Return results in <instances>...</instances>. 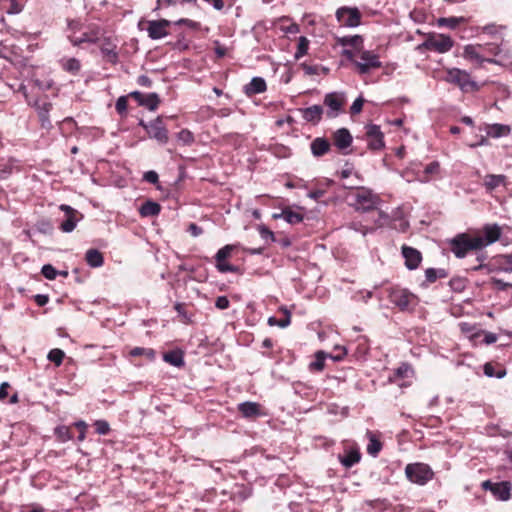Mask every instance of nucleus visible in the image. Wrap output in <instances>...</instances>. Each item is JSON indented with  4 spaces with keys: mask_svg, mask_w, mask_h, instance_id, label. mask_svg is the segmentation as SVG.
<instances>
[{
    "mask_svg": "<svg viewBox=\"0 0 512 512\" xmlns=\"http://www.w3.org/2000/svg\"><path fill=\"white\" fill-rule=\"evenodd\" d=\"M388 300L401 312H413L419 303V298L406 288L390 286L386 289Z\"/></svg>",
    "mask_w": 512,
    "mask_h": 512,
    "instance_id": "obj_1",
    "label": "nucleus"
},
{
    "mask_svg": "<svg viewBox=\"0 0 512 512\" xmlns=\"http://www.w3.org/2000/svg\"><path fill=\"white\" fill-rule=\"evenodd\" d=\"M405 476L411 483L424 486L434 478L435 473L428 464L415 462L406 465Z\"/></svg>",
    "mask_w": 512,
    "mask_h": 512,
    "instance_id": "obj_2",
    "label": "nucleus"
},
{
    "mask_svg": "<svg viewBox=\"0 0 512 512\" xmlns=\"http://www.w3.org/2000/svg\"><path fill=\"white\" fill-rule=\"evenodd\" d=\"M450 250L457 258L465 257L470 251L482 248L479 238L470 237L468 234H459L450 241Z\"/></svg>",
    "mask_w": 512,
    "mask_h": 512,
    "instance_id": "obj_3",
    "label": "nucleus"
},
{
    "mask_svg": "<svg viewBox=\"0 0 512 512\" xmlns=\"http://www.w3.org/2000/svg\"><path fill=\"white\" fill-rule=\"evenodd\" d=\"M445 81L457 85L463 92H474L479 90L478 84L471 80L470 74L459 68L446 70Z\"/></svg>",
    "mask_w": 512,
    "mask_h": 512,
    "instance_id": "obj_4",
    "label": "nucleus"
},
{
    "mask_svg": "<svg viewBox=\"0 0 512 512\" xmlns=\"http://www.w3.org/2000/svg\"><path fill=\"white\" fill-rule=\"evenodd\" d=\"M453 46L454 40L450 36L445 34H429L425 41L418 46V49L443 54L449 52Z\"/></svg>",
    "mask_w": 512,
    "mask_h": 512,
    "instance_id": "obj_5",
    "label": "nucleus"
},
{
    "mask_svg": "<svg viewBox=\"0 0 512 512\" xmlns=\"http://www.w3.org/2000/svg\"><path fill=\"white\" fill-rule=\"evenodd\" d=\"M350 197L353 200L351 205L363 212L374 210L378 204V197L363 187L358 188Z\"/></svg>",
    "mask_w": 512,
    "mask_h": 512,
    "instance_id": "obj_6",
    "label": "nucleus"
},
{
    "mask_svg": "<svg viewBox=\"0 0 512 512\" xmlns=\"http://www.w3.org/2000/svg\"><path fill=\"white\" fill-rule=\"evenodd\" d=\"M358 57L360 61H354V66L361 75L368 74L371 70L382 67L379 55L374 51L360 49Z\"/></svg>",
    "mask_w": 512,
    "mask_h": 512,
    "instance_id": "obj_7",
    "label": "nucleus"
},
{
    "mask_svg": "<svg viewBox=\"0 0 512 512\" xmlns=\"http://www.w3.org/2000/svg\"><path fill=\"white\" fill-rule=\"evenodd\" d=\"M237 245L227 244L220 248L215 255V266L220 273H241L240 268L236 265L230 264L228 259L231 257L233 251H235Z\"/></svg>",
    "mask_w": 512,
    "mask_h": 512,
    "instance_id": "obj_8",
    "label": "nucleus"
},
{
    "mask_svg": "<svg viewBox=\"0 0 512 512\" xmlns=\"http://www.w3.org/2000/svg\"><path fill=\"white\" fill-rule=\"evenodd\" d=\"M139 125L145 129L150 138L157 140L158 143L166 144L168 142V130L161 116H158L149 123L140 120Z\"/></svg>",
    "mask_w": 512,
    "mask_h": 512,
    "instance_id": "obj_9",
    "label": "nucleus"
},
{
    "mask_svg": "<svg viewBox=\"0 0 512 512\" xmlns=\"http://www.w3.org/2000/svg\"><path fill=\"white\" fill-rule=\"evenodd\" d=\"M414 376L415 371L412 365L407 362H403L388 376V381L404 388L411 385Z\"/></svg>",
    "mask_w": 512,
    "mask_h": 512,
    "instance_id": "obj_10",
    "label": "nucleus"
},
{
    "mask_svg": "<svg viewBox=\"0 0 512 512\" xmlns=\"http://www.w3.org/2000/svg\"><path fill=\"white\" fill-rule=\"evenodd\" d=\"M335 16L338 23L344 27H357L361 24L362 13L357 7H339Z\"/></svg>",
    "mask_w": 512,
    "mask_h": 512,
    "instance_id": "obj_11",
    "label": "nucleus"
},
{
    "mask_svg": "<svg viewBox=\"0 0 512 512\" xmlns=\"http://www.w3.org/2000/svg\"><path fill=\"white\" fill-rule=\"evenodd\" d=\"M102 30L97 24H89L81 35H69L68 39L73 46H81L84 43L95 44L100 41Z\"/></svg>",
    "mask_w": 512,
    "mask_h": 512,
    "instance_id": "obj_12",
    "label": "nucleus"
},
{
    "mask_svg": "<svg viewBox=\"0 0 512 512\" xmlns=\"http://www.w3.org/2000/svg\"><path fill=\"white\" fill-rule=\"evenodd\" d=\"M365 137L368 148L372 151H380L385 147L384 134L380 126L376 124H368L365 127Z\"/></svg>",
    "mask_w": 512,
    "mask_h": 512,
    "instance_id": "obj_13",
    "label": "nucleus"
},
{
    "mask_svg": "<svg viewBox=\"0 0 512 512\" xmlns=\"http://www.w3.org/2000/svg\"><path fill=\"white\" fill-rule=\"evenodd\" d=\"M481 487L485 491H490L498 500L507 501L511 497V484L507 481L494 483L490 480H485L482 482Z\"/></svg>",
    "mask_w": 512,
    "mask_h": 512,
    "instance_id": "obj_14",
    "label": "nucleus"
},
{
    "mask_svg": "<svg viewBox=\"0 0 512 512\" xmlns=\"http://www.w3.org/2000/svg\"><path fill=\"white\" fill-rule=\"evenodd\" d=\"M324 105L329 108L326 115L328 118H335L345 104V95L339 92H331L325 95Z\"/></svg>",
    "mask_w": 512,
    "mask_h": 512,
    "instance_id": "obj_15",
    "label": "nucleus"
},
{
    "mask_svg": "<svg viewBox=\"0 0 512 512\" xmlns=\"http://www.w3.org/2000/svg\"><path fill=\"white\" fill-rule=\"evenodd\" d=\"M147 27L145 30L148 33V36L153 39H161L169 34V27L171 25V22L166 19H160V20H150L146 21Z\"/></svg>",
    "mask_w": 512,
    "mask_h": 512,
    "instance_id": "obj_16",
    "label": "nucleus"
},
{
    "mask_svg": "<svg viewBox=\"0 0 512 512\" xmlns=\"http://www.w3.org/2000/svg\"><path fill=\"white\" fill-rule=\"evenodd\" d=\"M100 41V51L103 59L112 65H116L119 60L117 43L112 37H104L101 38Z\"/></svg>",
    "mask_w": 512,
    "mask_h": 512,
    "instance_id": "obj_17",
    "label": "nucleus"
},
{
    "mask_svg": "<svg viewBox=\"0 0 512 512\" xmlns=\"http://www.w3.org/2000/svg\"><path fill=\"white\" fill-rule=\"evenodd\" d=\"M60 209L65 213V219L60 224V230L69 233L72 232L77 222L82 218V215L69 205H61Z\"/></svg>",
    "mask_w": 512,
    "mask_h": 512,
    "instance_id": "obj_18",
    "label": "nucleus"
},
{
    "mask_svg": "<svg viewBox=\"0 0 512 512\" xmlns=\"http://www.w3.org/2000/svg\"><path fill=\"white\" fill-rule=\"evenodd\" d=\"M401 252L405 259V266L409 270H415L419 267L422 261V254L419 250L404 244L401 247Z\"/></svg>",
    "mask_w": 512,
    "mask_h": 512,
    "instance_id": "obj_19",
    "label": "nucleus"
},
{
    "mask_svg": "<svg viewBox=\"0 0 512 512\" xmlns=\"http://www.w3.org/2000/svg\"><path fill=\"white\" fill-rule=\"evenodd\" d=\"M483 236H476L482 242V248L498 241L501 237L502 231L497 224H486L482 228Z\"/></svg>",
    "mask_w": 512,
    "mask_h": 512,
    "instance_id": "obj_20",
    "label": "nucleus"
},
{
    "mask_svg": "<svg viewBox=\"0 0 512 512\" xmlns=\"http://www.w3.org/2000/svg\"><path fill=\"white\" fill-rule=\"evenodd\" d=\"M331 138L334 146L340 151L348 149L353 141L351 133L346 128H340L336 130L332 133Z\"/></svg>",
    "mask_w": 512,
    "mask_h": 512,
    "instance_id": "obj_21",
    "label": "nucleus"
},
{
    "mask_svg": "<svg viewBox=\"0 0 512 512\" xmlns=\"http://www.w3.org/2000/svg\"><path fill=\"white\" fill-rule=\"evenodd\" d=\"M338 460L345 468L348 469L360 462L361 453L357 447H351L349 449H345L343 454H339Z\"/></svg>",
    "mask_w": 512,
    "mask_h": 512,
    "instance_id": "obj_22",
    "label": "nucleus"
},
{
    "mask_svg": "<svg viewBox=\"0 0 512 512\" xmlns=\"http://www.w3.org/2000/svg\"><path fill=\"white\" fill-rule=\"evenodd\" d=\"M482 45H466L463 56L468 60H474L482 65L484 62L494 63L493 59L487 58L482 54Z\"/></svg>",
    "mask_w": 512,
    "mask_h": 512,
    "instance_id": "obj_23",
    "label": "nucleus"
},
{
    "mask_svg": "<svg viewBox=\"0 0 512 512\" xmlns=\"http://www.w3.org/2000/svg\"><path fill=\"white\" fill-rule=\"evenodd\" d=\"M35 107L38 112L39 119L41 121V126L44 128H48L51 126L49 113L52 110V103L46 100H37L35 102Z\"/></svg>",
    "mask_w": 512,
    "mask_h": 512,
    "instance_id": "obj_24",
    "label": "nucleus"
},
{
    "mask_svg": "<svg viewBox=\"0 0 512 512\" xmlns=\"http://www.w3.org/2000/svg\"><path fill=\"white\" fill-rule=\"evenodd\" d=\"M311 153L319 158L326 155L331 150V143L324 137H316L310 144Z\"/></svg>",
    "mask_w": 512,
    "mask_h": 512,
    "instance_id": "obj_25",
    "label": "nucleus"
},
{
    "mask_svg": "<svg viewBox=\"0 0 512 512\" xmlns=\"http://www.w3.org/2000/svg\"><path fill=\"white\" fill-rule=\"evenodd\" d=\"M238 411L244 418L255 419L261 415V405L256 402H243L238 404Z\"/></svg>",
    "mask_w": 512,
    "mask_h": 512,
    "instance_id": "obj_26",
    "label": "nucleus"
},
{
    "mask_svg": "<svg viewBox=\"0 0 512 512\" xmlns=\"http://www.w3.org/2000/svg\"><path fill=\"white\" fill-rule=\"evenodd\" d=\"M267 90L266 82L261 77H254L252 80L244 86V93L248 97H252L256 94L263 93Z\"/></svg>",
    "mask_w": 512,
    "mask_h": 512,
    "instance_id": "obj_27",
    "label": "nucleus"
},
{
    "mask_svg": "<svg viewBox=\"0 0 512 512\" xmlns=\"http://www.w3.org/2000/svg\"><path fill=\"white\" fill-rule=\"evenodd\" d=\"M302 117L305 121L313 124H317L321 121L324 113L323 107L320 105H313L304 109H301Z\"/></svg>",
    "mask_w": 512,
    "mask_h": 512,
    "instance_id": "obj_28",
    "label": "nucleus"
},
{
    "mask_svg": "<svg viewBox=\"0 0 512 512\" xmlns=\"http://www.w3.org/2000/svg\"><path fill=\"white\" fill-rule=\"evenodd\" d=\"M59 63H60L61 68L65 72H67L73 76L78 75L82 68V64H81L80 60H78L77 58H74V57L62 58L59 61Z\"/></svg>",
    "mask_w": 512,
    "mask_h": 512,
    "instance_id": "obj_29",
    "label": "nucleus"
},
{
    "mask_svg": "<svg viewBox=\"0 0 512 512\" xmlns=\"http://www.w3.org/2000/svg\"><path fill=\"white\" fill-rule=\"evenodd\" d=\"M506 176L505 175H495V174H487L483 179V186L488 192H492L497 187L501 185H505Z\"/></svg>",
    "mask_w": 512,
    "mask_h": 512,
    "instance_id": "obj_30",
    "label": "nucleus"
},
{
    "mask_svg": "<svg viewBox=\"0 0 512 512\" xmlns=\"http://www.w3.org/2000/svg\"><path fill=\"white\" fill-rule=\"evenodd\" d=\"M485 131L487 136L492 138H499L509 135L511 132V128L509 125L495 123L487 125Z\"/></svg>",
    "mask_w": 512,
    "mask_h": 512,
    "instance_id": "obj_31",
    "label": "nucleus"
},
{
    "mask_svg": "<svg viewBox=\"0 0 512 512\" xmlns=\"http://www.w3.org/2000/svg\"><path fill=\"white\" fill-rule=\"evenodd\" d=\"M273 217L275 219L277 218H283L285 221H287L290 224H299L303 221L304 216L299 213L291 210V208L286 207L284 208L281 213L274 214Z\"/></svg>",
    "mask_w": 512,
    "mask_h": 512,
    "instance_id": "obj_32",
    "label": "nucleus"
},
{
    "mask_svg": "<svg viewBox=\"0 0 512 512\" xmlns=\"http://www.w3.org/2000/svg\"><path fill=\"white\" fill-rule=\"evenodd\" d=\"M163 359L165 362L178 368L183 367L185 364L183 352L180 350H172L164 353Z\"/></svg>",
    "mask_w": 512,
    "mask_h": 512,
    "instance_id": "obj_33",
    "label": "nucleus"
},
{
    "mask_svg": "<svg viewBox=\"0 0 512 512\" xmlns=\"http://www.w3.org/2000/svg\"><path fill=\"white\" fill-rule=\"evenodd\" d=\"M483 370L488 377L503 378L506 375V369L499 363L488 362L484 365Z\"/></svg>",
    "mask_w": 512,
    "mask_h": 512,
    "instance_id": "obj_34",
    "label": "nucleus"
},
{
    "mask_svg": "<svg viewBox=\"0 0 512 512\" xmlns=\"http://www.w3.org/2000/svg\"><path fill=\"white\" fill-rule=\"evenodd\" d=\"M161 211V206L157 202L148 200L143 203L139 209L142 217L157 216Z\"/></svg>",
    "mask_w": 512,
    "mask_h": 512,
    "instance_id": "obj_35",
    "label": "nucleus"
},
{
    "mask_svg": "<svg viewBox=\"0 0 512 512\" xmlns=\"http://www.w3.org/2000/svg\"><path fill=\"white\" fill-rule=\"evenodd\" d=\"M85 260L87 264L91 267H100L104 263V258L102 253L97 249H89L85 254Z\"/></svg>",
    "mask_w": 512,
    "mask_h": 512,
    "instance_id": "obj_36",
    "label": "nucleus"
},
{
    "mask_svg": "<svg viewBox=\"0 0 512 512\" xmlns=\"http://www.w3.org/2000/svg\"><path fill=\"white\" fill-rule=\"evenodd\" d=\"M131 358L145 357L148 361L155 359L156 353L152 348L134 347L129 351Z\"/></svg>",
    "mask_w": 512,
    "mask_h": 512,
    "instance_id": "obj_37",
    "label": "nucleus"
},
{
    "mask_svg": "<svg viewBox=\"0 0 512 512\" xmlns=\"http://www.w3.org/2000/svg\"><path fill=\"white\" fill-rule=\"evenodd\" d=\"M327 354L324 351H317L315 353V359L309 364V370L311 372H321L325 368V360Z\"/></svg>",
    "mask_w": 512,
    "mask_h": 512,
    "instance_id": "obj_38",
    "label": "nucleus"
},
{
    "mask_svg": "<svg viewBox=\"0 0 512 512\" xmlns=\"http://www.w3.org/2000/svg\"><path fill=\"white\" fill-rule=\"evenodd\" d=\"M0 8L8 14H17L23 6L17 0H0Z\"/></svg>",
    "mask_w": 512,
    "mask_h": 512,
    "instance_id": "obj_39",
    "label": "nucleus"
},
{
    "mask_svg": "<svg viewBox=\"0 0 512 512\" xmlns=\"http://www.w3.org/2000/svg\"><path fill=\"white\" fill-rule=\"evenodd\" d=\"M338 43L342 46H351L360 50L363 44V38L360 35L346 36L339 38Z\"/></svg>",
    "mask_w": 512,
    "mask_h": 512,
    "instance_id": "obj_40",
    "label": "nucleus"
},
{
    "mask_svg": "<svg viewBox=\"0 0 512 512\" xmlns=\"http://www.w3.org/2000/svg\"><path fill=\"white\" fill-rule=\"evenodd\" d=\"M382 449L381 441L372 433H369V443L367 445V453L376 457Z\"/></svg>",
    "mask_w": 512,
    "mask_h": 512,
    "instance_id": "obj_41",
    "label": "nucleus"
},
{
    "mask_svg": "<svg viewBox=\"0 0 512 512\" xmlns=\"http://www.w3.org/2000/svg\"><path fill=\"white\" fill-rule=\"evenodd\" d=\"M281 310L285 313V317L282 319H277L276 317L268 318L269 326H279L281 328H285L291 323V314L286 308H281Z\"/></svg>",
    "mask_w": 512,
    "mask_h": 512,
    "instance_id": "obj_42",
    "label": "nucleus"
},
{
    "mask_svg": "<svg viewBox=\"0 0 512 512\" xmlns=\"http://www.w3.org/2000/svg\"><path fill=\"white\" fill-rule=\"evenodd\" d=\"M54 434L57 440L63 443L73 439V433L71 431V428L68 426H57L54 429Z\"/></svg>",
    "mask_w": 512,
    "mask_h": 512,
    "instance_id": "obj_43",
    "label": "nucleus"
},
{
    "mask_svg": "<svg viewBox=\"0 0 512 512\" xmlns=\"http://www.w3.org/2000/svg\"><path fill=\"white\" fill-rule=\"evenodd\" d=\"M448 276L445 269L428 268L425 271L426 281L434 283L439 278H446Z\"/></svg>",
    "mask_w": 512,
    "mask_h": 512,
    "instance_id": "obj_44",
    "label": "nucleus"
},
{
    "mask_svg": "<svg viewBox=\"0 0 512 512\" xmlns=\"http://www.w3.org/2000/svg\"><path fill=\"white\" fill-rule=\"evenodd\" d=\"M458 326L460 331L471 339H476L483 333L476 331V326L468 322H461Z\"/></svg>",
    "mask_w": 512,
    "mask_h": 512,
    "instance_id": "obj_45",
    "label": "nucleus"
},
{
    "mask_svg": "<svg viewBox=\"0 0 512 512\" xmlns=\"http://www.w3.org/2000/svg\"><path fill=\"white\" fill-rule=\"evenodd\" d=\"M65 358V352L59 348L51 349L47 355V359L59 367Z\"/></svg>",
    "mask_w": 512,
    "mask_h": 512,
    "instance_id": "obj_46",
    "label": "nucleus"
},
{
    "mask_svg": "<svg viewBox=\"0 0 512 512\" xmlns=\"http://www.w3.org/2000/svg\"><path fill=\"white\" fill-rule=\"evenodd\" d=\"M309 40L305 36H300L298 39L297 50L295 52V59H300L308 53Z\"/></svg>",
    "mask_w": 512,
    "mask_h": 512,
    "instance_id": "obj_47",
    "label": "nucleus"
},
{
    "mask_svg": "<svg viewBox=\"0 0 512 512\" xmlns=\"http://www.w3.org/2000/svg\"><path fill=\"white\" fill-rule=\"evenodd\" d=\"M160 102L161 101H160L158 94L149 93V94H145L143 106H145L146 108H148L151 111H154L158 108Z\"/></svg>",
    "mask_w": 512,
    "mask_h": 512,
    "instance_id": "obj_48",
    "label": "nucleus"
},
{
    "mask_svg": "<svg viewBox=\"0 0 512 512\" xmlns=\"http://www.w3.org/2000/svg\"><path fill=\"white\" fill-rule=\"evenodd\" d=\"M174 309L177 311L180 321L184 324L192 323L191 315L188 314L186 310V305L184 303H176L174 305Z\"/></svg>",
    "mask_w": 512,
    "mask_h": 512,
    "instance_id": "obj_49",
    "label": "nucleus"
},
{
    "mask_svg": "<svg viewBox=\"0 0 512 512\" xmlns=\"http://www.w3.org/2000/svg\"><path fill=\"white\" fill-rule=\"evenodd\" d=\"M481 51L484 56L486 54L490 55V56H497L500 53L501 49H500L499 45L489 43V44L482 46Z\"/></svg>",
    "mask_w": 512,
    "mask_h": 512,
    "instance_id": "obj_50",
    "label": "nucleus"
},
{
    "mask_svg": "<svg viewBox=\"0 0 512 512\" xmlns=\"http://www.w3.org/2000/svg\"><path fill=\"white\" fill-rule=\"evenodd\" d=\"M41 273L48 280H54L58 275L57 270L51 264L44 265Z\"/></svg>",
    "mask_w": 512,
    "mask_h": 512,
    "instance_id": "obj_51",
    "label": "nucleus"
},
{
    "mask_svg": "<svg viewBox=\"0 0 512 512\" xmlns=\"http://www.w3.org/2000/svg\"><path fill=\"white\" fill-rule=\"evenodd\" d=\"M128 96H121L117 99L115 109L118 114L123 115L127 112Z\"/></svg>",
    "mask_w": 512,
    "mask_h": 512,
    "instance_id": "obj_52",
    "label": "nucleus"
},
{
    "mask_svg": "<svg viewBox=\"0 0 512 512\" xmlns=\"http://www.w3.org/2000/svg\"><path fill=\"white\" fill-rule=\"evenodd\" d=\"M86 26L80 20H71L68 22V29L70 30V35H77V33L84 30Z\"/></svg>",
    "mask_w": 512,
    "mask_h": 512,
    "instance_id": "obj_53",
    "label": "nucleus"
},
{
    "mask_svg": "<svg viewBox=\"0 0 512 512\" xmlns=\"http://www.w3.org/2000/svg\"><path fill=\"white\" fill-rule=\"evenodd\" d=\"M96 432L100 435H107L110 431L109 423L105 420H97L94 423Z\"/></svg>",
    "mask_w": 512,
    "mask_h": 512,
    "instance_id": "obj_54",
    "label": "nucleus"
},
{
    "mask_svg": "<svg viewBox=\"0 0 512 512\" xmlns=\"http://www.w3.org/2000/svg\"><path fill=\"white\" fill-rule=\"evenodd\" d=\"M178 139L186 145H189L192 142H194L193 134L187 129H183L178 133Z\"/></svg>",
    "mask_w": 512,
    "mask_h": 512,
    "instance_id": "obj_55",
    "label": "nucleus"
},
{
    "mask_svg": "<svg viewBox=\"0 0 512 512\" xmlns=\"http://www.w3.org/2000/svg\"><path fill=\"white\" fill-rule=\"evenodd\" d=\"M364 101L365 100L362 97H358L357 99H355V101L353 102V104L350 107L351 115L359 114L362 111Z\"/></svg>",
    "mask_w": 512,
    "mask_h": 512,
    "instance_id": "obj_56",
    "label": "nucleus"
},
{
    "mask_svg": "<svg viewBox=\"0 0 512 512\" xmlns=\"http://www.w3.org/2000/svg\"><path fill=\"white\" fill-rule=\"evenodd\" d=\"M459 24V19L455 17H449V18H439L438 19V25L439 26H448L450 28H455Z\"/></svg>",
    "mask_w": 512,
    "mask_h": 512,
    "instance_id": "obj_57",
    "label": "nucleus"
},
{
    "mask_svg": "<svg viewBox=\"0 0 512 512\" xmlns=\"http://www.w3.org/2000/svg\"><path fill=\"white\" fill-rule=\"evenodd\" d=\"M439 171H440V164L437 161H433V162L429 163L428 165H426V167L424 169V172L427 175L438 174Z\"/></svg>",
    "mask_w": 512,
    "mask_h": 512,
    "instance_id": "obj_58",
    "label": "nucleus"
},
{
    "mask_svg": "<svg viewBox=\"0 0 512 512\" xmlns=\"http://www.w3.org/2000/svg\"><path fill=\"white\" fill-rule=\"evenodd\" d=\"M492 285L501 291L507 290L508 288H512L511 283L504 282L502 279L492 278Z\"/></svg>",
    "mask_w": 512,
    "mask_h": 512,
    "instance_id": "obj_59",
    "label": "nucleus"
},
{
    "mask_svg": "<svg viewBox=\"0 0 512 512\" xmlns=\"http://www.w3.org/2000/svg\"><path fill=\"white\" fill-rule=\"evenodd\" d=\"M301 68L307 75H317L320 69L318 65H309L306 63H302Z\"/></svg>",
    "mask_w": 512,
    "mask_h": 512,
    "instance_id": "obj_60",
    "label": "nucleus"
},
{
    "mask_svg": "<svg viewBox=\"0 0 512 512\" xmlns=\"http://www.w3.org/2000/svg\"><path fill=\"white\" fill-rule=\"evenodd\" d=\"M230 305V301L226 296H219L216 298L215 306L220 309L224 310L227 309Z\"/></svg>",
    "mask_w": 512,
    "mask_h": 512,
    "instance_id": "obj_61",
    "label": "nucleus"
},
{
    "mask_svg": "<svg viewBox=\"0 0 512 512\" xmlns=\"http://www.w3.org/2000/svg\"><path fill=\"white\" fill-rule=\"evenodd\" d=\"M325 193V189L317 188L309 191L308 197L315 201H319L325 195Z\"/></svg>",
    "mask_w": 512,
    "mask_h": 512,
    "instance_id": "obj_62",
    "label": "nucleus"
},
{
    "mask_svg": "<svg viewBox=\"0 0 512 512\" xmlns=\"http://www.w3.org/2000/svg\"><path fill=\"white\" fill-rule=\"evenodd\" d=\"M187 231L193 236L198 237L203 233V229L196 223H190L187 227Z\"/></svg>",
    "mask_w": 512,
    "mask_h": 512,
    "instance_id": "obj_63",
    "label": "nucleus"
},
{
    "mask_svg": "<svg viewBox=\"0 0 512 512\" xmlns=\"http://www.w3.org/2000/svg\"><path fill=\"white\" fill-rule=\"evenodd\" d=\"M143 179L151 184H156L159 180V176L155 171H147L144 173Z\"/></svg>",
    "mask_w": 512,
    "mask_h": 512,
    "instance_id": "obj_64",
    "label": "nucleus"
}]
</instances>
